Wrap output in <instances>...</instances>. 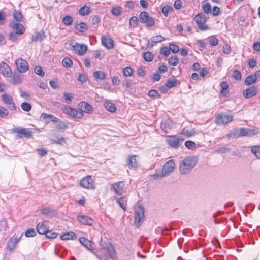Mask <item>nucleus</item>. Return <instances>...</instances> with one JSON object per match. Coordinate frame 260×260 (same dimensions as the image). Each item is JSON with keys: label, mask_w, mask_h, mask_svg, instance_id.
<instances>
[{"label": "nucleus", "mask_w": 260, "mask_h": 260, "mask_svg": "<svg viewBox=\"0 0 260 260\" xmlns=\"http://www.w3.org/2000/svg\"><path fill=\"white\" fill-rule=\"evenodd\" d=\"M93 76L96 79L103 80L106 78V74L102 71H96L93 72Z\"/></svg>", "instance_id": "obj_35"}, {"label": "nucleus", "mask_w": 260, "mask_h": 260, "mask_svg": "<svg viewBox=\"0 0 260 260\" xmlns=\"http://www.w3.org/2000/svg\"><path fill=\"white\" fill-rule=\"evenodd\" d=\"M185 146L189 149H193L196 148V143L192 141H186L185 142Z\"/></svg>", "instance_id": "obj_55"}, {"label": "nucleus", "mask_w": 260, "mask_h": 260, "mask_svg": "<svg viewBox=\"0 0 260 260\" xmlns=\"http://www.w3.org/2000/svg\"><path fill=\"white\" fill-rule=\"evenodd\" d=\"M13 16L15 20L17 21H21L22 20L23 16L22 14L16 10H15L13 13Z\"/></svg>", "instance_id": "obj_47"}, {"label": "nucleus", "mask_w": 260, "mask_h": 260, "mask_svg": "<svg viewBox=\"0 0 260 260\" xmlns=\"http://www.w3.org/2000/svg\"><path fill=\"white\" fill-rule=\"evenodd\" d=\"M165 40V38L161 35L154 36L148 42L147 47L151 48L157 43L161 42Z\"/></svg>", "instance_id": "obj_21"}, {"label": "nucleus", "mask_w": 260, "mask_h": 260, "mask_svg": "<svg viewBox=\"0 0 260 260\" xmlns=\"http://www.w3.org/2000/svg\"><path fill=\"white\" fill-rule=\"evenodd\" d=\"M257 80L256 77L255 75H251L250 76H247L245 80L244 83L246 85H250L253 83H254Z\"/></svg>", "instance_id": "obj_32"}, {"label": "nucleus", "mask_w": 260, "mask_h": 260, "mask_svg": "<svg viewBox=\"0 0 260 260\" xmlns=\"http://www.w3.org/2000/svg\"><path fill=\"white\" fill-rule=\"evenodd\" d=\"M138 19L136 16L131 17L129 21V24L131 27H136L138 25Z\"/></svg>", "instance_id": "obj_46"}, {"label": "nucleus", "mask_w": 260, "mask_h": 260, "mask_svg": "<svg viewBox=\"0 0 260 260\" xmlns=\"http://www.w3.org/2000/svg\"><path fill=\"white\" fill-rule=\"evenodd\" d=\"M0 73L5 77H9L11 74L10 67L7 63L2 62L0 64Z\"/></svg>", "instance_id": "obj_18"}, {"label": "nucleus", "mask_w": 260, "mask_h": 260, "mask_svg": "<svg viewBox=\"0 0 260 260\" xmlns=\"http://www.w3.org/2000/svg\"><path fill=\"white\" fill-rule=\"evenodd\" d=\"M77 219L81 224L86 225H91L94 222L92 219L86 215L78 216Z\"/></svg>", "instance_id": "obj_20"}, {"label": "nucleus", "mask_w": 260, "mask_h": 260, "mask_svg": "<svg viewBox=\"0 0 260 260\" xmlns=\"http://www.w3.org/2000/svg\"><path fill=\"white\" fill-rule=\"evenodd\" d=\"M75 28L81 32H84L88 29L87 25L84 22H81L75 26Z\"/></svg>", "instance_id": "obj_36"}, {"label": "nucleus", "mask_w": 260, "mask_h": 260, "mask_svg": "<svg viewBox=\"0 0 260 260\" xmlns=\"http://www.w3.org/2000/svg\"><path fill=\"white\" fill-rule=\"evenodd\" d=\"M171 10H173V8L168 5L165 6L162 9V13L166 17L168 16L169 12Z\"/></svg>", "instance_id": "obj_57"}, {"label": "nucleus", "mask_w": 260, "mask_h": 260, "mask_svg": "<svg viewBox=\"0 0 260 260\" xmlns=\"http://www.w3.org/2000/svg\"><path fill=\"white\" fill-rule=\"evenodd\" d=\"M11 133L15 134L17 138L29 139L32 136V132L30 128L15 127L11 130Z\"/></svg>", "instance_id": "obj_2"}, {"label": "nucleus", "mask_w": 260, "mask_h": 260, "mask_svg": "<svg viewBox=\"0 0 260 260\" xmlns=\"http://www.w3.org/2000/svg\"><path fill=\"white\" fill-rule=\"evenodd\" d=\"M257 89L256 87L252 86L243 91V94L245 98H250L256 94Z\"/></svg>", "instance_id": "obj_19"}, {"label": "nucleus", "mask_w": 260, "mask_h": 260, "mask_svg": "<svg viewBox=\"0 0 260 260\" xmlns=\"http://www.w3.org/2000/svg\"><path fill=\"white\" fill-rule=\"evenodd\" d=\"M104 106L106 109L111 112H115L116 111V107L113 103L110 102H105L104 103Z\"/></svg>", "instance_id": "obj_31"}, {"label": "nucleus", "mask_w": 260, "mask_h": 260, "mask_svg": "<svg viewBox=\"0 0 260 260\" xmlns=\"http://www.w3.org/2000/svg\"><path fill=\"white\" fill-rule=\"evenodd\" d=\"M9 26L15 33L18 35L23 34L25 31L24 27L22 24L15 22L14 21L10 22Z\"/></svg>", "instance_id": "obj_16"}, {"label": "nucleus", "mask_w": 260, "mask_h": 260, "mask_svg": "<svg viewBox=\"0 0 260 260\" xmlns=\"http://www.w3.org/2000/svg\"><path fill=\"white\" fill-rule=\"evenodd\" d=\"M233 77L237 80H240L241 79V72L238 70L234 71L233 73Z\"/></svg>", "instance_id": "obj_63"}, {"label": "nucleus", "mask_w": 260, "mask_h": 260, "mask_svg": "<svg viewBox=\"0 0 260 260\" xmlns=\"http://www.w3.org/2000/svg\"><path fill=\"white\" fill-rule=\"evenodd\" d=\"M183 139H178L174 136H168L166 139V141L168 145L171 147L178 148L180 146V142H181Z\"/></svg>", "instance_id": "obj_14"}, {"label": "nucleus", "mask_w": 260, "mask_h": 260, "mask_svg": "<svg viewBox=\"0 0 260 260\" xmlns=\"http://www.w3.org/2000/svg\"><path fill=\"white\" fill-rule=\"evenodd\" d=\"M34 72L39 75L40 77H43L45 75V72L43 70L42 67L40 66H36L34 69Z\"/></svg>", "instance_id": "obj_42"}, {"label": "nucleus", "mask_w": 260, "mask_h": 260, "mask_svg": "<svg viewBox=\"0 0 260 260\" xmlns=\"http://www.w3.org/2000/svg\"><path fill=\"white\" fill-rule=\"evenodd\" d=\"M169 49L174 53H177L179 51V47L174 44H170L169 45Z\"/></svg>", "instance_id": "obj_58"}, {"label": "nucleus", "mask_w": 260, "mask_h": 260, "mask_svg": "<svg viewBox=\"0 0 260 260\" xmlns=\"http://www.w3.org/2000/svg\"><path fill=\"white\" fill-rule=\"evenodd\" d=\"M102 45L108 49H112L114 47L113 41L111 38H107L105 36L101 37Z\"/></svg>", "instance_id": "obj_22"}, {"label": "nucleus", "mask_w": 260, "mask_h": 260, "mask_svg": "<svg viewBox=\"0 0 260 260\" xmlns=\"http://www.w3.org/2000/svg\"><path fill=\"white\" fill-rule=\"evenodd\" d=\"M76 235L73 232L65 233L61 236L60 238L63 240L74 239L76 238Z\"/></svg>", "instance_id": "obj_28"}, {"label": "nucleus", "mask_w": 260, "mask_h": 260, "mask_svg": "<svg viewBox=\"0 0 260 260\" xmlns=\"http://www.w3.org/2000/svg\"><path fill=\"white\" fill-rule=\"evenodd\" d=\"M123 74L125 76H131L133 73V70L129 67H126L123 69Z\"/></svg>", "instance_id": "obj_60"}, {"label": "nucleus", "mask_w": 260, "mask_h": 260, "mask_svg": "<svg viewBox=\"0 0 260 260\" xmlns=\"http://www.w3.org/2000/svg\"><path fill=\"white\" fill-rule=\"evenodd\" d=\"M48 222L44 221L37 225V230L40 234H45L48 230Z\"/></svg>", "instance_id": "obj_24"}, {"label": "nucleus", "mask_w": 260, "mask_h": 260, "mask_svg": "<svg viewBox=\"0 0 260 260\" xmlns=\"http://www.w3.org/2000/svg\"><path fill=\"white\" fill-rule=\"evenodd\" d=\"M198 160L197 156H189L184 158L180 163L179 171L181 174H188L191 172Z\"/></svg>", "instance_id": "obj_1"}, {"label": "nucleus", "mask_w": 260, "mask_h": 260, "mask_svg": "<svg viewBox=\"0 0 260 260\" xmlns=\"http://www.w3.org/2000/svg\"><path fill=\"white\" fill-rule=\"evenodd\" d=\"M239 130L240 136H251L258 133L257 131L246 128H240Z\"/></svg>", "instance_id": "obj_25"}, {"label": "nucleus", "mask_w": 260, "mask_h": 260, "mask_svg": "<svg viewBox=\"0 0 260 260\" xmlns=\"http://www.w3.org/2000/svg\"><path fill=\"white\" fill-rule=\"evenodd\" d=\"M233 120V116L225 113H220L216 116L215 123L218 125H225Z\"/></svg>", "instance_id": "obj_6"}, {"label": "nucleus", "mask_w": 260, "mask_h": 260, "mask_svg": "<svg viewBox=\"0 0 260 260\" xmlns=\"http://www.w3.org/2000/svg\"><path fill=\"white\" fill-rule=\"evenodd\" d=\"M7 226V221L5 219L0 220V231L6 230Z\"/></svg>", "instance_id": "obj_59"}, {"label": "nucleus", "mask_w": 260, "mask_h": 260, "mask_svg": "<svg viewBox=\"0 0 260 260\" xmlns=\"http://www.w3.org/2000/svg\"><path fill=\"white\" fill-rule=\"evenodd\" d=\"M220 86L221 87V94L223 96H225L227 94L226 90L229 87L228 84L226 82L223 81L220 83Z\"/></svg>", "instance_id": "obj_37"}, {"label": "nucleus", "mask_w": 260, "mask_h": 260, "mask_svg": "<svg viewBox=\"0 0 260 260\" xmlns=\"http://www.w3.org/2000/svg\"><path fill=\"white\" fill-rule=\"evenodd\" d=\"M208 18L203 13H199L193 18L199 29L202 31H205L209 29V27L205 23Z\"/></svg>", "instance_id": "obj_3"}, {"label": "nucleus", "mask_w": 260, "mask_h": 260, "mask_svg": "<svg viewBox=\"0 0 260 260\" xmlns=\"http://www.w3.org/2000/svg\"><path fill=\"white\" fill-rule=\"evenodd\" d=\"M72 47L74 52L80 56H83L85 54L87 50V46L86 45L77 43H75L73 45Z\"/></svg>", "instance_id": "obj_12"}, {"label": "nucleus", "mask_w": 260, "mask_h": 260, "mask_svg": "<svg viewBox=\"0 0 260 260\" xmlns=\"http://www.w3.org/2000/svg\"><path fill=\"white\" fill-rule=\"evenodd\" d=\"M40 117L44 119H49L53 123H56L59 121V119L56 117L51 114H47L43 113L41 115Z\"/></svg>", "instance_id": "obj_29"}, {"label": "nucleus", "mask_w": 260, "mask_h": 260, "mask_svg": "<svg viewBox=\"0 0 260 260\" xmlns=\"http://www.w3.org/2000/svg\"><path fill=\"white\" fill-rule=\"evenodd\" d=\"M90 12V9L89 7L84 6L81 8L79 10V13L81 16L88 15Z\"/></svg>", "instance_id": "obj_38"}, {"label": "nucleus", "mask_w": 260, "mask_h": 260, "mask_svg": "<svg viewBox=\"0 0 260 260\" xmlns=\"http://www.w3.org/2000/svg\"><path fill=\"white\" fill-rule=\"evenodd\" d=\"M227 137L230 139L238 138L240 137L239 130V129H235L234 131H231L227 135Z\"/></svg>", "instance_id": "obj_45"}, {"label": "nucleus", "mask_w": 260, "mask_h": 260, "mask_svg": "<svg viewBox=\"0 0 260 260\" xmlns=\"http://www.w3.org/2000/svg\"><path fill=\"white\" fill-rule=\"evenodd\" d=\"M139 19L141 23L145 24L148 27L153 26L155 24L153 18L150 17L149 14L145 11H143L140 13Z\"/></svg>", "instance_id": "obj_7"}, {"label": "nucleus", "mask_w": 260, "mask_h": 260, "mask_svg": "<svg viewBox=\"0 0 260 260\" xmlns=\"http://www.w3.org/2000/svg\"><path fill=\"white\" fill-rule=\"evenodd\" d=\"M111 12H112V13L113 15L116 16H119L121 13V8H120L119 7H114L112 9Z\"/></svg>", "instance_id": "obj_62"}, {"label": "nucleus", "mask_w": 260, "mask_h": 260, "mask_svg": "<svg viewBox=\"0 0 260 260\" xmlns=\"http://www.w3.org/2000/svg\"><path fill=\"white\" fill-rule=\"evenodd\" d=\"M62 21L66 25H71L73 22V19L71 16L67 15L62 18Z\"/></svg>", "instance_id": "obj_41"}, {"label": "nucleus", "mask_w": 260, "mask_h": 260, "mask_svg": "<svg viewBox=\"0 0 260 260\" xmlns=\"http://www.w3.org/2000/svg\"><path fill=\"white\" fill-rule=\"evenodd\" d=\"M21 108L25 111H29L31 109V104L27 103L26 102H23L21 104Z\"/></svg>", "instance_id": "obj_61"}, {"label": "nucleus", "mask_w": 260, "mask_h": 260, "mask_svg": "<svg viewBox=\"0 0 260 260\" xmlns=\"http://www.w3.org/2000/svg\"><path fill=\"white\" fill-rule=\"evenodd\" d=\"M78 107L80 110V112H82L83 113V112H85L88 114H91L93 111V108L92 106L85 102H80L78 105Z\"/></svg>", "instance_id": "obj_17"}, {"label": "nucleus", "mask_w": 260, "mask_h": 260, "mask_svg": "<svg viewBox=\"0 0 260 260\" xmlns=\"http://www.w3.org/2000/svg\"><path fill=\"white\" fill-rule=\"evenodd\" d=\"M173 123L170 119L162 120L161 123V128L165 132H168L173 127Z\"/></svg>", "instance_id": "obj_23"}, {"label": "nucleus", "mask_w": 260, "mask_h": 260, "mask_svg": "<svg viewBox=\"0 0 260 260\" xmlns=\"http://www.w3.org/2000/svg\"><path fill=\"white\" fill-rule=\"evenodd\" d=\"M80 185L86 189H94V182L90 176H87L83 178L80 181Z\"/></svg>", "instance_id": "obj_13"}, {"label": "nucleus", "mask_w": 260, "mask_h": 260, "mask_svg": "<svg viewBox=\"0 0 260 260\" xmlns=\"http://www.w3.org/2000/svg\"><path fill=\"white\" fill-rule=\"evenodd\" d=\"M144 218V209L141 205L135 209V224L139 227L142 224Z\"/></svg>", "instance_id": "obj_4"}, {"label": "nucleus", "mask_w": 260, "mask_h": 260, "mask_svg": "<svg viewBox=\"0 0 260 260\" xmlns=\"http://www.w3.org/2000/svg\"><path fill=\"white\" fill-rule=\"evenodd\" d=\"M195 133V131L193 129L188 130L186 129H183L181 131V134L187 137H190L193 136Z\"/></svg>", "instance_id": "obj_44"}, {"label": "nucleus", "mask_w": 260, "mask_h": 260, "mask_svg": "<svg viewBox=\"0 0 260 260\" xmlns=\"http://www.w3.org/2000/svg\"><path fill=\"white\" fill-rule=\"evenodd\" d=\"M111 190L117 195H121L126 191L124 183L122 181L112 184Z\"/></svg>", "instance_id": "obj_11"}, {"label": "nucleus", "mask_w": 260, "mask_h": 260, "mask_svg": "<svg viewBox=\"0 0 260 260\" xmlns=\"http://www.w3.org/2000/svg\"><path fill=\"white\" fill-rule=\"evenodd\" d=\"M14 241L13 238H11L7 243V248L10 251H12L16 245V242Z\"/></svg>", "instance_id": "obj_43"}, {"label": "nucleus", "mask_w": 260, "mask_h": 260, "mask_svg": "<svg viewBox=\"0 0 260 260\" xmlns=\"http://www.w3.org/2000/svg\"><path fill=\"white\" fill-rule=\"evenodd\" d=\"M63 112L70 116L77 119H81L83 117V113L82 112H80L76 109L70 107L68 106H66L62 108Z\"/></svg>", "instance_id": "obj_5"}, {"label": "nucleus", "mask_w": 260, "mask_h": 260, "mask_svg": "<svg viewBox=\"0 0 260 260\" xmlns=\"http://www.w3.org/2000/svg\"><path fill=\"white\" fill-rule=\"evenodd\" d=\"M52 143L62 145L66 143L65 139L61 135H57L54 139H50Z\"/></svg>", "instance_id": "obj_33"}, {"label": "nucleus", "mask_w": 260, "mask_h": 260, "mask_svg": "<svg viewBox=\"0 0 260 260\" xmlns=\"http://www.w3.org/2000/svg\"><path fill=\"white\" fill-rule=\"evenodd\" d=\"M45 31L41 30L40 31H38L35 33V36H34V41H41L45 37Z\"/></svg>", "instance_id": "obj_30"}, {"label": "nucleus", "mask_w": 260, "mask_h": 260, "mask_svg": "<svg viewBox=\"0 0 260 260\" xmlns=\"http://www.w3.org/2000/svg\"><path fill=\"white\" fill-rule=\"evenodd\" d=\"M202 9L203 11L206 13L209 14L211 12L212 8L211 5L209 3H206V4L202 5Z\"/></svg>", "instance_id": "obj_49"}, {"label": "nucleus", "mask_w": 260, "mask_h": 260, "mask_svg": "<svg viewBox=\"0 0 260 260\" xmlns=\"http://www.w3.org/2000/svg\"><path fill=\"white\" fill-rule=\"evenodd\" d=\"M57 123L56 127L58 129H66L68 128V125L63 121L59 120Z\"/></svg>", "instance_id": "obj_51"}, {"label": "nucleus", "mask_w": 260, "mask_h": 260, "mask_svg": "<svg viewBox=\"0 0 260 260\" xmlns=\"http://www.w3.org/2000/svg\"><path fill=\"white\" fill-rule=\"evenodd\" d=\"M79 241L81 244L85 247L87 249L91 250L92 249V243L90 241L88 240L85 237H81L79 239Z\"/></svg>", "instance_id": "obj_26"}, {"label": "nucleus", "mask_w": 260, "mask_h": 260, "mask_svg": "<svg viewBox=\"0 0 260 260\" xmlns=\"http://www.w3.org/2000/svg\"><path fill=\"white\" fill-rule=\"evenodd\" d=\"M251 151L257 158L260 159V146H252Z\"/></svg>", "instance_id": "obj_40"}, {"label": "nucleus", "mask_w": 260, "mask_h": 260, "mask_svg": "<svg viewBox=\"0 0 260 260\" xmlns=\"http://www.w3.org/2000/svg\"><path fill=\"white\" fill-rule=\"evenodd\" d=\"M9 114V112L7 109L3 107L0 106V116L4 118L6 117Z\"/></svg>", "instance_id": "obj_64"}, {"label": "nucleus", "mask_w": 260, "mask_h": 260, "mask_svg": "<svg viewBox=\"0 0 260 260\" xmlns=\"http://www.w3.org/2000/svg\"><path fill=\"white\" fill-rule=\"evenodd\" d=\"M45 235L46 237L48 238L53 239L56 238L58 234L52 231L51 230H48L47 232L45 233Z\"/></svg>", "instance_id": "obj_52"}, {"label": "nucleus", "mask_w": 260, "mask_h": 260, "mask_svg": "<svg viewBox=\"0 0 260 260\" xmlns=\"http://www.w3.org/2000/svg\"><path fill=\"white\" fill-rule=\"evenodd\" d=\"M117 203L119 205L120 207L124 211L126 210V200L123 197L119 198H116Z\"/></svg>", "instance_id": "obj_34"}, {"label": "nucleus", "mask_w": 260, "mask_h": 260, "mask_svg": "<svg viewBox=\"0 0 260 260\" xmlns=\"http://www.w3.org/2000/svg\"><path fill=\"white\" fill-rule=\"evenodd\" d=\"M127 164L130 169L137 168L138 162L136 159V156H130L128 159Z\"/></svg>", "instance_id": "obj_27"}, {"label": "nucleus", "mask_w": 260, "mask_h": 260, "mask_svg": "<svg viewBox=\"0 0 260 260\" xmlns=\"http://www.w3.org/2000/svg\"><path fill=\"white\" fill-rule=\"evenodd\" d=\"M62 63L63 66L66 67H70L73 64L72 60L68 57L64 58L63 59Z\"/></svg>", "instance_id": "obj_54"}, {"label": "nucleus", "mask_w": 260, "mask_h": 260, "mask_svg": "<svg viewBox=\"0 0 260 260\" xmlns=\"http://www.w3.org/2000/svg\"><path fill=\"white\" fill-rule=\"evenodd\" d=\"M143 58L147 62H151L153 59V55L150 51H147L143 53Z\"/></svg>", "instance_id": "obj_39"}, {"label": "nucleus", "mask_w": 260, "mask_h": 260, "mask_svg": "<svg viewBox=\"0 0 260 260\" xmlns=\"http://www.w3.org/2000/svg\"><path fill=\"white\" fill-rule=\"evenodd\" d=\"M177 81L176 79L171 80H169L167 83H166L167 87L169 88V89L176 86L177 85Z\"/></svg>", "instance_id": "obj_56"}, {"label": "nucleus", "mask_w": 260, "mask_h": 260, "mask_svg": "<svg viewBox=\"0 0 260 260\" xmlns=\"http://www.w3.org/2000/svg\"><path fill=\"white\" fill-rule=\"evenodd\" d=\"M162 175L163 173L161 171H156L155 174L150 175V177L152 179H157L165 177Z\"/></svg>", "instance_id": "obj_48"}, {"label": "nucleus", "mask_w": 260, "mask_h": 260, "mask_svg": "<svg viewBox=\"0 0 260 260\" xmlns=\"http://www.w3.org/2000/svg\"><path fill=\"white\" fill-rule=\"evenodd\" d=\"M16 66L17 70L20 73H24L28 69L27 62L22 58L17 59L16 62Z\"/></svg>", "instance_id": "obj_15"}, {"label": "nucleus", "mask_w": 260, "mask_h": 260, "mask_svg": "<svg viewBox=\"0 0 260 260\" xmlns=\"http://www.w3.org/2000/svg\"><path fill=\"white\" fill-rule=\"evenodd\" d=\"M100 245L103 249L106 250L112 259H114L116 257L115 250L114 247L109 241H103L102 240L100 242Z\"/></svg>", "instance_id": "obj_8"}, {"label": "nucleus", "mask_w": 260, "mask_h": 260, "mask_svg": "<svg viewBox=\"0 0 260 260\" xmlns=\"http://www.w3.org/2000/svg\"><path fill=\"white\" fill-rule=\"evenodd\" d=\"M175 168V164L174 161L172 160L168 161L164 164L161 171L163 173L162 176H168L174 172Z\"/></svg>", "instance_id": "obj_9"}, {"label": "nucleus", "mask_w": 260, "mask_h": 260, "mask_svg": "<svg viewBox=\"0 0 260 260\" xmlns=\"http://www.w3.org/2000/svg\"><path fill=\"white\" fill-rule=\"evenodd\" d=\"M168 61L170 65L176 66L178 64L179 60L177 56H171L169 58Z\"/></svg>", "instance_id": "obj_53"}, {"label": "nucleus", "mask_w": 260, "mask_h": 260, "mask_svg": "<svg viewBox=\"0 0 260 260\" xmlns=\"http://www.w3.org/2000/svg\"><path fill=\"white\" fill-rule=\"evenodd\" d=\"M12 81L13 84H18L21 82V79L19 74H15L12 78Z\"/></svg>", "instance_id": "obj_50"}, {"label": "nucleus", "mask_w": 260, "mask_h": 260, "mask_svg": "<svg viewBox=\"0 0 260 260\" xmlns=\"http://www.w3.org/2000/svg\"><path fill=\"white\" fill-rule=\"evenodd\" d=\"M2 100L3 102L8 105V108L11 110H16V105L13 101L12 96L5 93L2 95Z\"/></svg>", "instance_id": "obj_10"}]
</instances>
